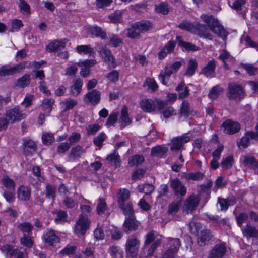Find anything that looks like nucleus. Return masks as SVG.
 <instances>
[{
	"mask_svg": "<svg viewBox=\"0 0 258 258\" xmlns=\"http://www.w3.org/2000/svg\"><path fill=\"white\" fill-rule=\"evenodd\" d=\"M161 237V236L158 237L154 231H150L146 234L143 247L140 253L141 258H149L154 255L155 251L162 242Z\"/></svg>",
	"mask_w": 258,
	"mask_h": 258,
	"instance_id": "obj_1",
	"label": "nucleus"
},
{
	"mask_svg": "<svg viewBox=\"0 0 258 258\" xmlns=\"http://www.w3.org/2000/svg\"><path fill=\"white\" fill-rule=\"evenodd\" d=\"M182 30H186L192 33H197L200 37H204L209 40L213 39V35L208 30L206 25L198 22L191 23L189 22L183 21L178 25Z\"/></svg>",
	"mask_w": 258,
	"mask_h": 258,
	"instance_id": "obj_2",
	"label": "nucleus"
},
{
	"mask_svg": "<svg viewBox=\"0 0 258 258\" xmlns=\"http://www.w3.org/2000/svg\"><path fill=\"white\" fill-rule=\"evenodd\" d=\"M201 18L207 24L211 31L214 33L223 38L226 37L228 35L227 32L224 29L223 27L220 25L218 21L212 16L203 14L201 15Z\"/></svg>",
	"mask_w": 258,
	"mask_h": 258,
	"instance_id": "obj_3",
	"label": "nucleus"
},
{
	"mask_svg": "<svg viewBox=\"0 0 258 258\" xmlns=\"http://www.w3.org/2000/svg\"><path fill=\"white\" fill-rule=\"evenodd\" d=\"M181 246L179 238L168 237L166 238V248L161 253V258H175Z\"/></svg>",
	"mask_w": 258,
	"mask_h": 258,
	"instance_id": "obj_4",
	"label": "nucleus"
},
{
	"mask_svg": "<svg viewBox=\"0 0 258 258\" xmlns=\"http://www.w3.org/2000/svg\"><path fill=\"white\" fill-rule=\"evenodd\" d=\"M140 107L142 109L147 112H151L154 111L156 108L161 111L164 106L167 105V101H163L158 99L154 100L151 99H143L140 103Z\"/></svg>",
	"mask_w": 258,
	"mask_h": 258,
	"instance_id": "obj_5",
	"label": "nucleus"
},
{
	"mask_svg": "<svg viewBox=\"0 0 258 258\" xmlns=\"http://www.w3.org/2000/svg\"><path fill=\"white\" fill-rule=\"evenodd\" d=\"M140 241L136 236H128L125 244V251L129 258H135L138 254Z\"/></svg>",
	"mask_w": 258,
	"mask_h": 258,
	"instance_id": "obj_6",
	"label": "nucleus"
},
{
	"mask_svg": "<svg viewBox=\"0 0 258 258\" xmlns=\"http://www.w3.org/2000/svg\"><path fill=\"white\" fill-rule=\"evenodd\" d=\"M244 96L242 87L234 83H229L228 88V97L231 100H239Z\"/></svg>",
	"mask_w": 258,
	"mask_h": 258,
	"instance_id": "obj_7",
	"label": "nucleus"
},
{
	"mask_svg": "<svg viewBox=\"0 0 258 258\" xmlns=\"http://www.w3.org/2000/svg\"><path fill=\"white\" fill-rule=\"evenodd\" d=\"M100 57L107 62L110 68H115L117 66L115 58L111 51L106 46H102L98 50Z\"/></svg>",
	"mask_w": 258,
	"mask_h": 258,
	"instance_id": "obj_8",
	"label": "nucleus"
},
{
	"mask_svg": "<svg viewBox=\"0 0 258 258\" xmlns=\"http://www.w3.org/2000/svg\"><path fill=\"white\" fill-rule=\"evenodd\" d=\"M26 64V62H24L17 64L11 68L8 67L6 66H3L0 67V76H12L18 73L25 68Z\"/></svg>",
	"mask_w": 258,
	"mask_h": 258,
	"instance_id": "obj_9",
	"label": "nucleus"
},
{
	"mask_svg": "<svg viewBox=\"0 0 258 258\" xmlns=\"http://www.w3.org/2000/svg\"><path fill=\"white\" fill-rule=\"evenodd\" d=\"M226 252L227 247L225 244H217L210 250L207 258H223Z\"/></svg>",
	"mask_w": 258,
	"mask_h": 258,
	"instance_id": "obj_10",
	"label": "nucleus"
},
{
	"mask_svg": "<svg viewBox=\"0 0 258 258\" xmlns=\"http://www.w3.org/2000/svg\"><path fill=\"white\" fill-rule=\"evenodd\" d=\"M90 221L86 216L81 215L75 227V232L78 235H84L89 228Z\"/></svg>",
	"mask_w": 258,
	"mask_h": 258,
	"instance_id": "obj_11",
	"label": "nucleus"
},
{
	"mask_svg": "<svg viewBox=\"0 0 258 258\" xmlns=\"http://www.w3.org/2000/svg\"><path fill=\"white\" fill-rule=\"evenodd\" d=\"M200 198L198 196L191 195L184 202L183 211L188 214L194 211L199 204Z\"/></svg>",
	"mask_w": 258,
	"mask_h": 258,
	"instance_id": "obj_12",
	"label": "nucleus"
},
{
	"mask_svg": "<svg viewBox=\"0 0 258 258\" xmlns=\"http://www.w3.org/2000/svg\"><path fill=\"white\" fill-rule=\"evenodd\" d=\"M170 187L176 196H184L186 193V188L178 178L170 180Z\"/></svg>",
	"mask_w": 258,
	"mask_h": 258,
	"instance_id": "obj_13",
	"label": "nucleus"
},
{
	"mask_svg": "<svg viewBox=\"0 0 258 258\" xmlns=\"http://www.w3.org/2000/svg\"><path fill=\"white\" fill-rule=\"evenodd\" d=\"M6 116L8 118V122L14 123L15 121H19L25 117V114L18 108H14L8 110L6 112Z\"/></svg>",
	"mask_w": 258,
	"mask_h": 258,
	"instance_id": "obj_14",
	"label": "nucleus"
},
{
	"mask_svg": "<svg viewBox=\"0 0 258 258\" xmlns=\"http://www.w3.org/2000/svg\"><path fill=\"white\" fill-rule=\"evenodd\" d=\"M224 128V132L227 134H233L237 133L240 129V125L237 121L227 119L222 124Z\"/></svg>",
	"mask_w": 258,
	"mask_h": 258,
	"instance_id": "obj_15",
	"label": "nucleus"
},
{
	"mask_svg": "<svg viewBox=\"0 0 258 258\" xmlns=\"http://www.w3.org/2000/svg\"><path fill=\"white\" fill-rule=\"evenodd\" d=\"M251 139L258 140V131L246 132L244 136L237 142V145L239 148H246L249 144Z\"/></svg>",
	"mask_w": 258,
	"mask_h": 258,
	"instance_id": "obj_16",
	"label": "nucleus"
},
{
	"mask_svg": "<svg viewBox=\"0 0 258 258\" xmlns=\"http://www.w3.org/2000/svg\"><path fill=\"white\" fill-rule=\"evenodd\" d=\"M100 93L96 89L88 92L84 97V101L86 104L93 105L97 104L100 100Z\"/></svg>",
	"mask_w": 258,
	"mask_h": 258,
	"instance_id": "obj_17",
	"label": "nucleus"
},
{
	"mask_svg": "<svg viewBox=\"0 0 258 258\" xmlns=\"http://www.w3.org/2000/svg\"><path fill=\"white\" fill-rule=\"evenodd\" d=\"M190 140V137L187 134L174 138L172 140V145L170 147L171 150H178L180 149L184 144Z\"/></svg>",
	"mask_w": 258,
	"mask_h": 258,
	"instance_id": "obj_18",
	"label": "nucleus"
},
{
	"mask_svg": "<svg viewBox=\"0 0 258 258\" xmlns=\"http://www.w3.org/2000/svg\"><path fill=\"white\" fill-rule=\"evenodd\" d=\"M122 227L123 231L125 233H130L137 230L138 227V223L135 216L126 217Z\"/></svg>",
	"mask_w": 258,
	"mask_h": 258,
	"instance_id": "obj_19",
	"label": "nucleus"
},
{
	"mask_svg": "<svg viewBox=\"0 0 258 258\" xmlns=\"http://www.w3.org/2000/svg\"><path fill=\"white\" fill-rule=\"evenodd\" d=\"M17 198L21 201H28L30 200L31 195V188L24 185L18 187L17 191Z\"/></svg>",
	"mask_w": 258,
	"mask_h": 258,
	"instance_id": "obj_20",
	"label": "nucleus"
},
{
	"mask_svg": "<svg viewBox=\"0 0 258 258\" xmlns=\"http://www.w3.org/2000/svg\"><path fill=\"white\" fill-rule=\"evenodd\" d=\"M67 42V39L53 41L47 46L46 49L49 52L61 50L65 47Z\"/></svg>",
	"mask_w": 258,
	"mask_h": 258,
	"instance_id": "obj_21",
	"label": "nucleus"
},
{
	"mask_svg": "<svg viewBox=\"0 0 258 258\" xmlns=\"http://www.w3.org/2000/svg\"><path fill=\"white\" fill-rule=\"evenodd\" d=\"M88 33L93 37H100L101 39H105L106 37V32L98 26H90L86 28Z\"/></svg>",
	"mask_w": 258,
	"mask_h": 258,
	"instance_id": "obj_22",
	"label": "nucleus"
},
{
	"mask_svg": "<svg viewBox=\"0 0 258 258\" xmlns=\"http://www.w3.org/2000/svg\"><path fill=\"white\" fill-rule=\"evenodd\" d=\"M45 242L49 245H54L59 241V238L55 235L54 231L47 230L44 234Z\"/></svg>",
	"mask_w": 258,
	"mask_h": 258,
	"instance_id": "obj_23",
	"label": "nucleus"
},
{
	"mask_svg": "<svg viewBox=\"0 0 258 258\" xmlns=\"http://www.w3.org/2000/svg\"><path fill=\"white\" fill-rule=\"evenodd\" d=\"M23 151L25 155L27 156L32 155L36 150L35 143L30 140H25L23 143Z\"/></svg>",
	"mask_w": 258,
	"mask_h": 258,
	"instance_id": "obj_24",
	"label": "nucleus"
},
{
	"mask_svg": "<svg viewBox=\"0 0 258 258\" xmlns=\"http://www.w3.org/2000/svg\"><path fill=\"white\" fill-rule=\"evenodd\" d=\"M212 235L209 230H205L201 232L200 235L198 238L197 242L200 246L206 245L212 238Z\"/></svg>",
	"mask_w": 258,
	"mask_h": 258,
	"instance_id": "obj_25",
	"label": "nucleus"
},
{
	"mask_svg": "<svg viewBox=\"0 0 258 258\" xmlns=\"http://www.w3.org/2000/svg\"><path fill=\"white\" fill-rule=\"evenodd\" d=\"M83 81L80 79H77L73 81V85L70 87V93L74 96H77L82 91Z\"/></svg>",
	"mask_w": 258,
	"mask_h": 258,
	"instance_id": "obj_26",
	"label": "nucleus"
},
{
	"mask_svg": "<svg viewBox=\"0 0 258 258\" xmlns=\"http://www.w3.org/2000/svg\"><path fill=\"white\" fill-rule=\"evenodd\" d=\"M216 63L214 60H210L202 70V73L207 77L214 76Z\"/></svg>",
	"mask_w": 258,
	"mask_h": 258,
	"instance_id": "obj_27",
	"label": "nucleus"
},
{
	"mask_svg": "<svg viewBox=\"0 0 258 258\" xmlns=\"http://www.w3.org/2000/svg\"><path fill=\"white\" fill-rule=\"evenodd\" d=\"M172 72L169 66H166L159 75V79L164 85L167 84Z\"/></svg>",
	"mask_w": 258,
	"mask_h": 258,
	"instance_id": "obj_28",
	"label": "nucleus"
},
{
	"mask_svg": "<svg viewBox=\"0 0 258 258\" xmlns=\"http://www.w3.org/2000/svg\"><path fill=\"white\" fill-rule=\"evenodd\" d=\"M61 108L63 112H66L68 110L73 109L75 106L78 104V101L76 99L68 98L60 103Z\"/></svg>",
	"mask_w": 258,
	"mask_h": 258,
	"instance_id": "obj_29",
	"label": "nucleus"
},
{
	"mask_svg": "<svg viewBox=\"0 0 258 258\" xmlns=\"http://www.w3.org/2000/svg\"><path fill=\"white\" fill-rule=\"evenodd\" d=\"M176 39L178 41L179 46L184 48L186 51H198L199 50V47L196 46L195 45L187 42L183 41L181 39V37L179 36H176Z\"/></svg>",
	"mask_w": 258,
	"mask_h": 258,
	"instance_id": "obj_30",
	"label": "nucleus"
},
{
	"mask_svg": "<svg viewBox=\"0 0 258 258\" xmlns=\"http://www.w3.org/2000/svg\"><path fill=\"white\" fill-rule=\"evenodd\" d=\"M141 33L136 23L132 24L127 29L126 36L131 38L137 39L140 37Z\"/></svg>",
	"mask_w": 258,
	"mask_h": 258,
	"instance_id": "obj_31",
	"label": "nucleus"
},
{
	"mask_svg": "<svg viewBox=\"0 0 258 258\" xmlns=\"http://www.w3.org/2000/svg\"><path fill=\"white\" fill-rule=\"evenodd\" d=\"M130 191L126 189H122L119 190L117 195V202L119 207H122L130 198Z\"/></svg>",
	"mask_w": 258,
	"mask_h": 258,
	"instance_id": "obj_32",
	"label": "nucleus"
},
{
	"mask_svg": "<svg viewBox=\"0 0 258 258\" xmlns=\"http://www.w3.org/2000/svg\"><path fill=\"white\" fill-rule=\"evenodd\" d=\"M85 152L84 149L81 146L77 145L72 148L70 152V156L74 160L81 158L82 155Z\"/></svg>",
	"mask_w": 258,
	"mask_h": 258,
	"instance_id": "obj_33",
	"label": "nucleus"
},
{
	"mask_svg": "<svg viewBox=\"0 0 258 258\" xmlns=\"http://www.w3.org/2000/svg\"><path fill=\"white\" fill-rule=\"evenodd\" d=\"M17 227L23 233V235L27 234L28 235L32 234V230L33 228L32 224L29 222L20 223Z\"/></svg>",
	"mask_w": 258,
	"mask_h": 258,
	"instance_id": "obj_34",
	"label": "nucleus"
},
{
	"mask_svg": "<svg viewBox=\"0 0 258 258\" xmlns=\"http://www.w3.org/2000/svg\"><path fill=\"white\" fill-rule=\"evenodd\" d=\"M243 164L244 166L251 169H255L258 168V161L253 157L244 156Z\"/></svg>",
	"mask_w": 258,
	"mask_h": 258,
	"instance_id": "obj_35",
	"label": "nucleus"
},
{
	"mask_svg": "<svg viewBox=\"0 0 258 258\" xmlns=\"http://www.w3.org/2000/svg\"><path fill=\"white\" fill-rule=\"evenodd\" d=\"M198 67L196 60L195 58H191L188 62L187 68L184 75L192 76L195 73L196 70Z\"/></svg>",
	"mask_w": 258,
	"mask_h": 258,
	"instance_id": "obj_36",
	"label": "nucleus"
},
{
	"mask_svg": "<svg viewBox=\"0 0 258 258\" xmlns=\"http://www.w3.org/2000/svg\"><path fill=\"white\" fill-rule=\"evenodd\" d=\"M244 235L247 237H258V231L254 227L246 225L242 229Z\"/></svg>",
	"mask_w": 258,
	"mask_h": 258,
	"instance_id": "obj_37",
	"label": "nucleus"
},
{
	"mask_svg": "<svg viewBox=\"0 0 258 258\" xmlns=\"http://www.w3.org/2000/svg\"><path fill=\"white\" fill-rule=\"evenodd\" d=\"M55 101L52 98L44 99L41 104L42 109L47 113H49L52 109Z\"/></svg>",
	"mask_w": 258,
	"mask_h": 258,
	"instance_id": "obj_38",
	"label": "nucleus"
},
{
	"mask_svg": "<svg viewBox=\"0 0 258 258\" xmlns=\"http://www.w3.org/2000/svg\"><path fill=\"white\" fill-rule=\"evenodd\" d=\"M120 119L124 124V126L130 124L132 122L131 119L128 116L127 108L125 106H124L121 109Z\"/></svg>",
	"mask_w": 258,
	"mask_h": 258,
	"instance_id": "obj_39",
	"label": "nucleus"
},
{
	"mask_svg": "<svg viewBox=\"0 0 258 258\" xmlns=\"http://www.w3.org/2000/svg\"><path fill=\"white\" fill-rule=\"evenodd\" d=\"M140 33H145L152 28L151 23L148 21H141L135 23Z\"/></svg>",
	"mask_w": 258,
	"mask_h": 258,
	"instance_id": "obj_40",
	"label": "nucleus"
},
{
	"mask_svg": "<svg viewBox=\"0 0 258 258\" xmlns=\"http://www.w3.org/2000/svg\"><path fill=\"white\" fill-rule=\"evenodd\" d=\"M108 252L113 258H122L123 252L118 246L112 245L109 248Z\"/></svg>",
	"mask_w": 258,
	"mask_h": 258,
	"instance_id": "obj_41",
	"label": "nucleus"
},
{
	"mask_svg": "<svg viewBox=\"0 0 258 258\" xmlns=\"http://www.w3.org/2000/svg\"><path fill=\"white\" fill-rule=\"evenodd\" d=\"M169 8L170 6L167 2H161L155 6V11L157 13L166 15L169 12Z\"/></svg>",
	"mask_w": 258,
	"mask_h": 258,
	"instance_id": "obj_42",
	"label": "nucleus"
},
{
	"mask_svg": "<svg viewBox=\"0 0 258 258\" xmlns=\"http://www.w3.org/2000/svg\"><path fill=\"white\" fill-rule=\"evenodd\" d=\"M108 19L111 23H118L122 22V12L116 11L108 16Z\"/></svg>",
	"mask_w": 258,
	"mask_h": 258,
	"instance_id": "obj_43",
	"label": "nucleus"
},
{
	"mask_svg": "<svg viewBox=\"0 0 258 258\" xmlns=\"http://www.w3.org/2000/svg\"><path fill=\"white\" fill-rule=\"evenodd\" d=\"M167 148L160 146L153 147L151 150V155L153 156L161 157L167 151Z\"/></svg>",
	"mask_w": 258,
	"mask_h": 258,
	"instance_id": "obj_44",
	"label": "nucleus"
},
{
	"mask_svg": "<svg viewBox=\"0 0 258 258\" xmlns=\"http://www.w3.org/2000/svg\"><path fill=\"white\" fill-rule=\"evenodd\" d=\"M30 81V75L25 74L22 77L17 80L16 86L20 88H24L25 86H28L29 84Z\"/></svg>",
	"mask_w": 258,
	"mask_h": 258,
	"instance_id": "obj_45",
	"label": "nucleus"
},
{
	"mask_svg": "<svg viewBox=\"0 0 258 258\" xmlns=\"http://www.w3.org/2000/svg\"><path fill=\"white\" fill-rule=\"evenodd\" d=\"M18 7L20 12L24 15H28L31 13L30 7L24 0H19Z\"/></svg>",
	"mask_w": 258,
	"mask_h": 258,
	"instance_id": "obj_46",
	"label": "nucleus"
},
{
	"mask_svg": "<svg viewBox=\"0 0 258 258\" xmlns=\"http://www.w3.org/2000/svg\"><path fill=\"white\" fill-rule=\"evenodd\" d=\"M1 180L3 185L6 188L10 190H14L15 183L13 180L10 178L8 176L6 175L3 176Z\"/></svg>",
	"mask_w": 258,
	"mask_h": 258,
	"instance_id": "obj_47",
	"label": "nucleus"
},
{
	"mask_svg": "<svg viewBox=\"0 0 258 258\" xmlns=\"http://www.w3.org/2000/svg\"><path fill=\"white\" fill-rule=\"evenodd\" d=\"M204 177L205 174L200 172H191L185 175L186 179L195 181L202 180Z\"/></svg>",
	"mask_w": 258,
	"mask_h": 258,
	"instance_id": "obj_48",
	"label": "nucleus"
},
{
	"mask_svg": "<svg viewBox=\"0 0 258 258\" xmlns=\"http://www.w3.org/2000/svg\"><path fill=\"white\" fill-rule=\"evenodd\" d=\"M223 91V89L219 86H215L212 87L208 94V96L212 99H215Z\"/></svg>",
	"mask_w": 258,
	"mask_h": 258,
	"instance_id": "obj_49",
	"label": "nucleus"
},
{
	"mask_svg": "<svg viewBox=\"0 0 258 258\" xmlns=\"http://www.w3.org/2000/svg\"><path fill=\"white\" fill-rule=\"evenodd\" d=\"M138 188L140 192L150 195L154 191V186L150 184H146L139 185Z\"/></svg>",
	"mask_w": 258,
	"mask_h": 258,
	"instance_id": "obj_50",
	"label": "nucleus"
},
{
	"mask_svg": "<svg viewBox=\"0 0 258 258\" xmlns=\"http://www.w3.org/2000/svg\"><path fill=\"white\" fill-rule=\"evenodd\" d=\"M124 214L126 216V217H133L134 216V211L132 208V205L130 203L125 204L122 205V207H119Z\"/></svg>",
	"mask_w": 258,
	"mask_h": 258,
	"instance_id": "obj_51",
	"label": "nucleus"
},
{
	"mask_svg": "<svg viewBox=\"0 0 258 258\" xmlns=\"http://www.w3.org/2000/svg\"><path fill=\"white\" fill-rule=\"evenodd\" d=\"M234 162V160L232 156H228V157L223 158L221 162V167L223 169L227 170L230 168Z\"/></svg>",
	"mask_w": 258,
	"mask_h": 258,
	"instance_id": "obj_52",
	"label": "nucleus"
},
{
	"mask_svg": "<svg viewBox=\"0 0 258 258\" xmlns=\"http://www.w3.org/2000/svg\"><path fill=\"white\" fill-rule=\"evenodd\" d=\"M122 43V40L116 35H112L109 39L108 45L111 47H117Z\"/></svg>",
	"mask_w": 258,
	"mask_h": 258,
	"instance_id": "obj_53",
	"label": "nucleus"
},
{
	"mask_svg": "<svg viewBox=\"0 0 258 258\" xmlns=\"http://www.w3.org/2000/svg\"><path fill=\"white\" fill-rule=\"evenodd\" d=\"M144 157L142 156L136 155L132 157V159L128 161V165L131 166H134L141 164L144 161Z\"/></svg>",
	"mask_w": 258,
	"mask_h": 258,
	"instance_id": "obj_54",
	"label": "nucleus"
},
{
	"mask_svg": "<svg viewBox=\"0 0 258 258\" xmlns=\"http://www.w3.org/2000/svg\"><path fill=\"white\" fill-rule=\"evenodd\" d=\"M76 50L78 53H84L85 54H91L93 53V49L89 45L78 46L76 47Z\"/></svg>",
	"mask_w": 258,
	"mask_h": 258,
	"instance_id": "obj_55",
	"label": "nucleus"
},
{
	"mask_svg": "<svg viewBox=\"0 0 258 258\" xmlns=\"http://www.w3.org/2000/svg\"><path fill=\"white\" fill-rule=\"evenodd\" d=\"M191 112L189 103L186 101L182 102L180 107V113L183 116H188Z\"/></svg>",
	"mask_w": 258,
	"mask_h": 258,
	"instance_id": "obj_56",
	"label": "nucleus"
},
{
	"mask_svg": "<svg viewBox=\"0 0 258 258\" xmlns=\"http://www.w3.org/2000/svg\"><path fill=\"white\" fill-rule=\"evenodd\" d=\"M46 189V197L47 198H51L52 200H54L55 197V187L49 183H47Z\"/></svg>",
	"mask_w": 258,
	"mask_h": 258,
	"instance_id": "obj_57",
	"label": "nucleus"
},
{
	"mask_svg": "<svg viewBox=\"0 0 258 258\" xmlns=\"http://www.w3.org/2000/svg\"><path fill=\"white\" fill-rule=\"evenodd\" d=\"M106 138V135L104 133H101L96 137L94 138L93 143L97 147H101Z\"/></svg>",
	"mask_w": 258,
	"mask_h": 258,
	"instance_id": "obj_58",
	"label": "nucleus"
},
{
	"mask_svg": "<svg viewBox=\"0 0 258 258\" xmlns=\"http://www.w3.org/2000/svg\"><path fill=\"white\" fill-rule=\"evenodd\" d=\"M106 204L104 200L100 198L99 199V203L97 206V212L99 215L102 214L106 209Z\"/></svg>",
	"mask_w": 258,
	"mask_h": 258,
	"instance_id": "obj_59",
	"label": "nucleus"
},
{
	"mask_svg": "<svg viewBox=\"0 0 258 258\" xmlns=\"http://www.w3.org/2000/svg\"><path fill=\"white\" fill-rule=\"evenodd\" d=\"M20 242L21 244L28 247H31L33 245V241L29 235L26 234L23 235V236L21 238Z\"/></svg>",
	"mask_w": 258,
	"mask_h": 258,
	"instance_id": "obj_60",
	"label": "nucleus"
},
{
	"mask_svg": "<svg viewBox=\"0 0 258 258\" xmlns=\"http://www.w3.org/2000/svg\"><path fill=\"white\" fill-rule=\"evenodd\" d=\"M107 160L110 164L116 165L117 163L119 162V156L116 152H114L107 156Z\"/></svg>",
	"mask_w": 258,
	"mask_h": 258,
	"instance_id": "obj_61",
	"label": "nucleus"
},
{
	"mask_svg": "<svg viewBox=\"0 0 258 258\" xmlns=\"http://www.w3.org/2000/svg\"><path fill=\"white\" fill-rule=\"evenodd\" d=\"M70 144L68 142L61 143L57 147V151L59 154H64L70 148Z\"/></svg>",
	"mask_w": 258,
	"mask_h": 258,
	"instance_id": "obj_62",
	"label": "nucleus"
},
{
	"mask_svg": "<svg viewBox=\"0 0 258 258\" xmlns=\"http://www.w3.org/2000/svg\"><path fill=\"white\" fill-rule=\"evenodd\" d=\"M11 31H17L23 25L22 22L18 19H15L12 21L11 23Z\"/></svg>",
	"mask_w": 258,
	"mask_h": 258,
	"instance_id": "obj_63",
	"label": "nucleus"
},
{
	"mask_svg": "<svg viewBox=\"0 0 258 258\" xmlns=\"http://www.w3.org/2000/svg\"><path fill=\"white\" fill-rule=\"evenodd\" d=\"M106 78L111 82H115L118 80L119 73L116 70H113L107 75Z\"/></svg>",
	"mask_w": 258,
	"mask_h": 258,
	"instance_id": "obj_64",
	"label": "nucleus"
}]
</instances>
